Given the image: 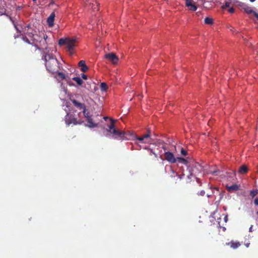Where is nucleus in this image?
Segmentation results:
<instances>
[{
  "mask_svg": "<svg viewBox=\"0 0 258 258\" xmlns=\"http://www.w3.org/2000/svg\"><path fill=\"white\" fill-rule=\"evenodd\" d=\"M42 59L45 61V67L48 72L52 74L59 72L58 61L52 53L48 52V51L44 52L42 55Z\"/></svg>",
  "mask_w": 258,
  "mask_h": 258,
  "instance_id": "obj_1",
  "label": "nucleus"
},
{
  "mask_svg": "<svg viewBox=\"0 0 258 258\" xmlns=\"http://www.w3.org/2000/svg\"><path fill=\"white\" fill-rule=\"evenodd\" d=\"M82 109H83V113L85 119L82 121L85 126L92 128L98 126V123H96L92 118L93 109L90 106H86L82 104Z\"/></svg>",
  "mask_w": 258,
  "mask_h": 258,
  "instance_id": "obj_2",
  "label": "nucleus"
},
{
  "mask_svg": "<svg viewBox=\"0 0 258 258\" xmlns=\"http://www.w3.org/2000/svg\"><path fill=\"white\" fill-rule=\"evenodd\" d=\"M111 123L108 125V128L106 129L107 132V136L112 135V138L118 140H128L129 138L125 136L127 134L126 132L117 130L115 128L114 121L113 119H111Z\"/></svg>",
  "mask_w": 258,
  "mask_h": 258,
  "instance_id": "obj_3",
  "label": "nucleus"
},
{
  "mask_svg": "<svg viewBox=\"0 0 258 258\" xmlns=\"http://www.w3.org/2000/svg\"><path fill=\"white\" fill-rule=\"evenodd\" d=\"M126 132L127 134L125 135V136L129 138L128 140H137L138 141V143L143 144H151L153 141L151 138L152 132L149 128L147 130V133L142 136H138L130 131H126Z\"/></svg>",
  "mask_w": 258,
  "mask_h": 258,
  "instance_id": "obj_4",
  "label": "nucleus"
},
{
  "mask_svg": "<svg viewBox=\"0 0 258 258\" xmlns=\"http://www.w3.org/2000/svg\"><path fill=\"white\" fill-rule=\"evenodd\" d=\"M82 88H84L83 91L86 90L89 92L93 93L96 90V85L92 80L91 75H86L82 73Z\"/></svg>",
  "mask_w": 258,
  "mask_h": 258,
  "instance_id": "obj_5",
  "label": "nucleus"
},
{
  "mask_svg": "<svg viewBox=\"0 0 258 258\" xmlns=\"http://www.w3.org/2000/svg\"><path fill=\"white\" fill-rule=\"evenodd\" d=\"M76 39L75 38L69 37L61 38L58 40V45L62 46L66 45L67 48L71 54L74 53V48L76 46Z\"/></svg>",
  "mask_w": 258,
  "mask_h": 258,
  "instance_id": "obj_6",
  "label": "nucleus"
},
{
  "mask_svg": "<svg viewBox=\"0 0 258 258\" xmlns=\"http://www.w3.org/2000/svg\"><path fill=\"white\" fill-rule=\"evenodd\" d=\"M41 36L43 37V38L41 40H38L39 42L38 43H35L34 46L36 47V49L41 50L43 55L44 53V52H50L47 47V42L46 41L48 38L47 35L42 31H41Z\"/></svg>",
  "mask_w": 258,
  "mask_h": 258,
  "instance_id": "obj_7",
  "label": "nucleus"
},
{
  "mask_svg": "<svg viewBox=\"0 0 258 258\" xmlns=\"http://www.w3.org/2000/svg\"><path fill=\"white\" fill-rule=\"evenodd\" d=\"M189 174L187 175L188 179L187 182L191 180L192 177H196V175L203 170V167L198 163H195L191 167H188Z\"/></svg>",
  "mask_w": 258,
  "mask_h": 258,
  "instance_id": "obj_8",
  "label": "nucleus"
},
{
  "mask_svg": "<svg viewBox=\"0 0 258 258\" xmlns=\"http://www.w3.org/2000/svg\"><path fill=\"white\" fill-rule=\"evenodd\" d=\"M65 119L66 122L69 124L72 123L74 124L81 123V119L80 118L78 119V118L76 117V115L75 114L70 115V114L68 113L66 116Z\"/></svg>",
  "mask_w": 258,
  "mask_h": 258,
  "instance_id": "obj_9",
  "label": "nucleus"
},
{
  "mask_svg": "<svg viewBox=\"0 0 258 258\" xmlns=\"http://www.w3.org/2000/svg\"><path fill=\"white\" fill-rule=\"evenodd\" d=\"M70 99L75 106L81 109V101L79 95L76 94L71 95L70 97Z\"/></svg>",
  "mask_w": 258,
  "mask_h": 258,
  "instance_id": "obj_10",
  "label": "nucleus"
},
{
  "mask_svg": "<svg viewBox=\"0 0 258 258\" xmlns=\"http://www.w3.org/2000/svg\"><path fill=\"white\" fill-rule=\"evenodd\" d=\"M164 158L166 160L170 163H175L177 162V159L174 154L169 151L165 152Z\"/></svg>",
  "mask_w": 258,
  "mask_h": 258,
  "instance_id": "obj_11",
  "label": "nucleus"
},
{
  "mask_svg": "<svg viewBox=\"0 0 258 258\" xmlns=\"http://www.w3.org/2000/svg\"><path fill=\"white\" fill-rule=\"evenodd\" d=\"M185 6L187 7L189 11H196L197 9L196 3L194 0H186Z\"/></svg>",
  "mask_w": 258,
  "mask_h": 258,
  "instance_id": "obj_12",
  "label": "nucleus"
},
{
  "mask_svg": "<svg viewBox=\"0 0 258 258\" xmlns=\"http://www.w3.org/2000/svg\"><path fill=\"white\" fill-rule=\"evenodd\" d=\"M105 56L106 59L110 60L114 64H116L118 60L117 56L113 53L106 54Z\"/></svg>",
  "mask_w": 258,
  "mask_h": 258,
  "instance_id": "obj_13",
  "label": "nucleus"
},
{
  "mask_svg": "<svg viewBox=\"0 0 258 258\" xmlns=\"http://www.w3.org/2000/svg\"><path fill=\"white\" fill-rule=\"evenodd\" d=\"M23 31L24 34L27 35L28 37L32 38V39L35 35L33 33V29L31 28H29V25L25 27Z\"/></svg>",
  "mask_w": 258,
  "mask_h": 258,
  "instance_id": "obj_14",
  "label": "nucleus"
},
{
  "mask_svg": "<svg viewBox=\"0 0 258 258\" xmlns=\"http://www.w3.org/2000/svg\"><path fill=\"white\" fill-rule=\"evenodd\" d=\"M55 16L54 12L51 13L49 17L47 18V22L49 27H52L54 25V20Z\"/></svg>",
  "mask_w": 258,
  "mask_h": 258,
  "instance_id": "obj_15",
  "label": "nucleus"
},
{
  "mask_svg": "<svg viewBox=\"0 0 258 258\" xmlns=\"http://www.w3.org/2000/svg\"><path fill=\"white\" fill-rule=\"evenodd\" d=\"M41 31L39 32V33L38 34H35L34 35V36L33 37V39H32V41H33L34 45H35V43H38L39 42L38 40H41V39L43 38V37L40 36V35H41Z\"/></svg>",
  "mask_w": 258,
  "mask_h": 258,
  "instance_id": "obj_16",
  "label": "nucleus"
},
{
  "mask_svg": "<svg viewBox=\"0 0 258 258\" xmlns=\"http://www.w3.org/2000/svg\"><path fill=\"white\" fill-rule=\"evenodd\" d=\"M226 245L230 246L231 248L233 249H236L238 248L239 246H240L241 244L239 242L234 241L232 240L229 242L226 243Z\"/></svg>",
  "mask_w": 258,
  "mask_h": 258,
  "instance_id": "obj_17",
  "label": "nucleus"
},
{
  "mask_svg": "<svg viewBox=\"0 0 258 258\" xmlns=\"http://www.w3.org/2000/svg\"><path fill=\"white\" fill-rule=\"evenodd\" d=\"M172 174L170 175L171 177L175 178V177H177L180 180L183 179L185 174L184 173H182L181 174H179L177 172H175L174 170H171Z\"/></svg>",
  "mask_w": 258,
  "mask_h": 258,
  "instance_id": "obj_18",
  "label": "nucleus"
},
{
  "mask_svg": "<svg viewBox=\"0 0 258 258\" xmlns=\"http://www.w3.org/2000/svg\"><path fill=\"white\" fill-rule=\"evenodd\" d=\"M241 6L242 7V8L243 9L244 12L248 14L252 13L253 12V11L251 8L246 4H243Z\"/></svg>",
  "mask_w": 258,
  "mask_h": 258,
  "instance_id": "obj_19",
  "label": "nucleus"
},
{
  "mask_svg": "<svg viewBox=\"0 0 258 258\" xmlns=\"http://www.w3.org/2000/svg\"><path fill=\"white\" fill-rule=\"evenodd\" d=\"M6 3L3 2L2 0H0V15H3L6 13Z\"/></svg>",
  "mask_w": 258,
  "mask_h": 258,
  "instance_id": "obj_20",
  "label": "nucleus"
},
{
  "mask_svg": "<svg viewBox=\"0 0 258 258\" xmlns=\"http://www.w3.org/2000/svg\"><path fill=\"white\" fill-rule=\"evenodd\" d=\"M209 188L212 190V196L213 195L214 196L216 197V195H215V194L216 195L221 196V192L218 187H213L212 185H210L209 186Z\"/></svg>",
  "mask_w": 258,
  "mask_h": 258,
  "instance_id": "obj_21",
  "label": "nucleus"
},
{
  "mask_svg": "<svg viewBox=\"0 0 258 258\" xmlns=\"http://www.w3.org/2000/svg\"><path fill=\"white\" fill-rule=\"evenodd\" d=\"M248 171L247 167L245 165L241 166L238 169V173L240 174H245Z\"/></svg>",
  "mask_w": 258,
  "mask_h": 258,
  "instance_id": "obj_22",
  "label": "nucleus"
},
{
  "mask_svg": "<svg viewBox=\"0 0 258 258\" xmlns=\"http://www.w3.org/2000/svg\"><path fill=\"white\" fill-rule=\"evenodd\" d=\"M239 186L237 184H234L232 185L227 187V188L229 191H235L239 189Z\"/></svg>",
  "mask_w": 258,
  "mask_h": 258,
  "instance_id": "obj_23",
  "label": "nucleus"
},
{
  "mask_svg": "<svg viewBox=\"0 0 258 258\" xmlns=\"http://www.w3.org/2000/svg\"><path fill=\"white\" fill-rule=\"evenodd\" d=\"M89 70V67L86 64L85 61L82 60V72H87Z\"/></svg>",
  "mask_w": 258,
  "mask_h": 258,
  "instance_id": "obj_24",
  "label": "nucleus"
},
{
  "mask_svg": "<svg viewBox=\"0 0 258 258\" xmlns=\"http://www.w3.org/2000/svg\"><path fill=\"white\" fill-rule=\"evenodd\" d=\"M204 22L206 24L212 25L213 24V20L212 18L206 17L204 20Z\"/></svg>",
  "mask_w": 258,
  "mask_h": 258,
  "instance_id": "obj_25",
  "label": "nucleus"
},
{
  "mask_svg": "<svg viewBox=\"0 0 258 258\" xmlns=\"http://www.w3.org/2000/svg\"><path fill=\"white\" fill-rule=\"evenodd\" d=\"M177 161L178 162L181 163L183 164L187 165L188 161L185 159L182 158V157H177Z\"/></svg>",
  "mask_w": 258,
  "mask_h": 258,
  "instance_id": "obj_26",
  "label": "nucleus"
},
{
  "mask_svg": "<svg viewBox=\"0 0 258 258\" xmlns=\"http://www.w3.org/2000/svg\"><path fill=\"white\" fill-rule=\"evenodd\" d=\"M231 0H228V1H225V2L224 5H223L221 7L222 9H225L226 8H229V7H230V5H231Z\"/></svg>",
  "mask_w": 258,
  "mask_h": 258,
  "instance_id": "obj_27",
  "label": "nucleus"
},
{
  "mask_svg": "<svg viewBox=\"0 0 258 258\" xmlns=\"http://www.w3.org/2000/svg\"><path fill=\"white\" fill-rule=\"evenodd\" d=\"M100 89L101 91H105L107 89V85L105 83H101L100 84Z\"/></svg>",
  "mask_w": 258,
  "mask_h": 258,
  "instance_id": "obj_28",
  "label": "nucleus"
},
{
  "mask_svg": "<svg viewBox=\"0 0 258 258\" xmlns=\"http://www.w3.org/2000/svg\"><path fill=\"white\" fill-rule=\"evenodd\" d=\"M258 194V190H252L250 192V196L252 198H253Z\"/></svg>",
  "mask_w": 258,
  "mask_h": 258,
  "instance_id": "obj_29",
  "label": "nucleus"
},
{
  "mask_svg": "<svg viewBox=\"0 0 258 258\" xmlns=\"http://www.w3.org/2000/svg\"><path fill=\"white\" fill-rule=\"evenodd\" d=\"M73 80L76 82L77 84L79 85H81V78L79 77H73L72 78Z\"/></svg>",
  "mask_w": 258,
  "mask_h": 258,
  "instance_id": "obj_30",
  "label": "nucleus"
},
{
  "mask_svg": "<svg viewBox=\"0 0 258 258\" xmlns=\"http://www.w3.org/2000/svg\"><path fill=\"white\" fill-rule=\"evenodd\" d=\"M22 38H23V40L24 41H25L26 43H27L28 44H34V43H33V41L32 42H31L28 39V38L26 36H23Z\"/></svg>",
  "mask_w": 258,
  "mask_h": 258,
  "instance_id": "obj_31",
  "label": "nucleus"
},
{
  "mask_svg": "<svg viewBox=\"0 0 258 258\" xmlns=\"http://www.w3.org/2000/svg\"><path fill=\"white\" fill-rule=\"evenodd\" d=\"M146 149H148L149 150H150V155H154L155 157V158H157L158 157V155L156 153H155L152 149H150V148H146Z\"/></svg>",
  "mask_w": 258,
  "mask_h": 258,
  "instance_id": "obj_32",
  "label": "nucleus"
},
{
  "mask_svg": "<svg viewBox=\"0 0 258 258\" xmlns=\"http://www.w3.org/2000/svg\"><path fill=\"white\" fill-rule=\"evenodd\" d=\"M86 6H88L89 8H91L92 5H90V1L88 0H83Z\"/></svg>",
  "mask_w": 258,
  "mask_h": 258,
  "instance_id": "obj_33",
  "label": "nucleus"
},
{
  "mask_svg": "<svg viewBox=\"0 0 258 258\" xmlns=\"http://www.w3.org/2000/svg\"><path fill=\"white\" fill-rule=\"evenodd\" d=\"M58 76L61 79H64L65 78V75L63 73L57 72Z\"/></svg>",
  "mask_w": 258,
  "mask_h": 258,
  "instance_id": "obj_34",
  "label": "nucleus"
},
{
  "mask_svg": "<svg viewBox=\"0 0 258 258\" xmlns=\"http://www.w3.org/2000/svg\"><path fill=\"white\" fill-rule=\"evenodd\" d=\"M181 154L182 155V156H186L187 155V151L184 149L183 148H182L181 150Z\"/></svg>",
  "mask_w": 258,
  "mask_h": 258,
  "instance_id": "obj_35",
  "label": "nucleus"
},
{
  "mask_svg": "<svg viewBox=\"0 0 258 258\" xmlns=\"http://www.w3.org/2000/svg\"><path fill=\"white\" fill-rule=\"evenodd\" d=\"M198 196H204L205 195V191L204 190L200 191L197 193Z\"/></svg>",
  "mask_w": 258,
  "mask_h": 258,
  "instance_id": "obj_36",
  "label": "nucleus"
},
{
  "mask_svg": "<svg viewBox=\"0 0 258 258\" xmlns=\"http://www.w3.org/2000/svg\"><path fill=\"white\" fill-rule=\"evenodd\" d=\"M229 12L230 13H234V9L233 7H231L229 10H228Z\"/></svg>",
  "mask_w": 258,
  "mask_h": 258,
  "instance_id": "obj_37",
  "label": "nucleus"
},
{
  "mask_svg": "<svg viewBox=\"0 0 258 258\" xmlns=\"http://www.w3.org/2000/svg\"><path fill=\"white\" fill-rule=\"evenodd\" d=\"M254 204L258 206V198H256L254 200Z\"/></svg>",
  "mask_w": 258,
  "mask_h": 258,
  "instance_id": "obj_38",
  "label": "nucleus"
},
{
  "mask_svg": "<svg viewBox=\"0 0 258 258\" xmlns=\"http://www.w3.org/2000/svg\"><path fill=\"white\" fill-rule=\"evenodd\" d=\"M207 197H208V198H211V197H212V193H211V192H210L209 194V193H208V194H207Z\"/></svg>",
  "mask_w": 258,
  "mask_h": 258,
  "instance_id": "obj_39",
  "label": "nucleus"
},
{
  "mask_svg": "<svg viewBox=\"0 0 258 258\" xmlns=\"http://www.w3.org/2000/svg\"><path fill=\"white\" fill-rule=\"evenodd\" d=\"M252 13L253 14L254 16L258 19V14L254 11H253Z\"/></svg>",
  "mask_w": 258,
  "mask_h": 258,
  "instance_id": "obj_40",
  "label": "nucleus"
},
{
  "mask_svg": "<svg viewBox=\"0 0 258 258\" xmlns=\"http://www.w3.org/2000/svg\"><path fill=\"white\" fill-rule=\"evenodd\" d=\"M219 172H220L219 170L214 171H213V173L215 174L216 175H218V174H217V173Z\"/></svg>",
  "mask_w": 258,
  "mask_h": 258,
  "instance_id": "obj_41",
  "label": "nucleus"
},
{
  "mask_svg": "<svg viewBox=\"0 0 258 258\" xmlns=\"http://www.w3.org/2000/svg\"><path fill=\"white\" fill-rule=\"evenodd\" d=\"M227 219H228V218H227V216H225V217H224V220H225V222H227Z\"/></svg>",
  "mask_w": 258,
  "mask_h": 258,
  "instance_id": "obj_42",
  "label": "nucleus"
},
{
  "mask_svg": "<svg viewBox=\"0 0 258 258\" xmlns=\"http://www.w3.org/2000/svg\"><path fill=\"white\" fill-rule=\"evenodd\" d=\"M81 61H80L78 62V66H79V67H81Z\"/></svg>",
  "mask_w": 258,
  "mask_h": 258,
  "instance_id": "obj_43",
  "label": "nucleus"
},
{
  "mask_svg": "<svg viewBox=\"0 0 258 258\" xmlns=\"http://www.w3.org/2000/svg\"><path fill=\"white\" fill-rule=\"evenodd\" d=\"M162 148L164 150H166V148L165 146H163L162 147Z\"/></svg>",
  "mask_w": 258,
  "mask_h": 258,
  "instance_id": "obj_44",
  "label": "nucleus"
},
{
  "mask_svg": "<svg viewBox=\"0 0 258 258\" xmlns=\"http://www.w3.org/2000/svg\"><path fill=\"white\" fill-rule=\"evenodd\" d=\"M250 2H254L255 0H249Z\"/></svg>",
  "mask_w": 258,
  "mask_h": 258,
  "instance_id": "obj_45",
  "label": "nucleus"
},
{
  "mask_svg": "<svg viewBox=\"0 0 258 258\" xmlns=\"http://www.w3.org/2000/svg\"><path fill=\"white\" fill-rule=\"evenodd\" d=\"M107 118H108V117H104V119L105 120H106Z\"/></svg>",
  "mask_w": 258,
  "mask_h": 258,
  "instance_id": "obj_46",
  "label": "nucleus"
},
{
  "mask_svg": "<svg viewBox=\"0 0 258 258\" xmlns=\"http://www.w3.org/2000/svg\"><path fill=\"white\" fill-rule=\"evenodd\" d=\"M251 229H252V226L250 227V229H249V231H251Z\"/></svg>",
  "mask_w": 258,
  "mask_h": 258,
  "instance_id": "obj_47",
  "label": "nucleus"
},
{
  "mask_svg": "<svg viewBox=\"0 0 258 258\" xmlns=\"http://www.w3.org/2000/svg\"><path fill=\"white\" fill-rule=\"evenodd\" d=\"M256 215H258V211L256 212Z\"/></svg>",
  "mask_w": 258,
  "mask_h": 258,
  "instance_id": "obj_48",
  "label": "nucleus"
},
{
  "mask_svg": "<svg viewBox=\"0 0 258 258\" xmlns=\"http://www.w3.org/2000/svg\"><path fill=\"white\" fill-rule=\"evenodd\" d=\"M78 115L79 116V114H80V112H79V113H78Z\"/></svg>",
  "mask_w": 258,
  "mask_h": 258,
  "instance_id": "obj_49",
  "label": "nucleus"
}]
</instances>
